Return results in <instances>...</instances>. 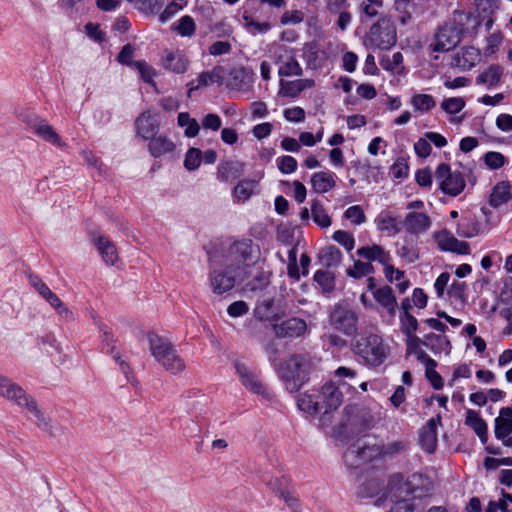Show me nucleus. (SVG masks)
I'll list each match as a JSON object with an SVG mask.
<instances>
[{"label": "nucleus", "instance_id": "nucleus-52", "mask_svg": "<svg viewBox=\"0 0 512 512\" xmlns=\"http://www.w3.org/2000/svg\"><path fill=\"white\" fill-rule=\"evenodd\" d=\"M400 329L406 336L415 334L418 329L417 319L410 313L402 314L400 316Z\"/></svg>", "mask_w": 512, "mask_h": 512}, {"label": "nucleus", "instance_id": "nucleus-31", "mask_svg": "<svg viewBox=\"0 0 512 512\" xmlns=\"http://www.w3.org/2000/svg\"><path fill=\"white\" fill-rule=\"evenodd\" d=\"M34 133L57 147H63L64 143L53 127L43 120H37L31 125Z\"/></svg>", "mask_w": 512, "mask_h": 512}, {"label": "nucleus", "instance_id": "nucleus-9", "mask_svg": "<svg viewBox=\"0 0 512 512\" xmlns=\"http://www.w3.org/2000/svg\"><path fill=\"white\" fill-rule=\"evenodd\" d=\"M234 368L236 370V374L239 377L240 383L248 391L266 400L272 399V394L269 392L264 383L259 379L254 370L239 360L234 362Z\"/></svg>", "mask_w": 512, "mask_h": 512}, {"label": "nucleus", "instance_id": "nucleus-55", "mask_svg": "<svg viewBox=\"0 0 512 512\" xmlns=\"http://www.w3.org/2000/svg\"><path fill=\"white\" fill-rule=\"evenodd\" d=\"M344 217L355 225H360L366 220L364 211L359 205H354L347 208L344 212Z\"/></svg>", "mask_w": 512, "mask_h": 512}, {"label": "nucleus", "instance_id": "nucleus-50", "mask_svg": "<svg viewBox=\"0 0 512 512\" xmlns=\"http://www.w3.org/2000/svg\"><path fill=\"white\" fill-rule=\"evenodd\" d=\"M174 28L181 36L190 37L194 34L196 25L191 16L185 15L178 20Z\"/></svg>", "mask_w": 512, "mask_h": 512}, {"label": "nucleus", "instance_id": "nucleus-34", "mask_svg": "<svg viewBox=\"0 0 512 512\" xmlns=\"http://www.w3.org/2000/svg\"><path fill=\"white\" fill-rule=\"evenodd\" d=\"M221 72H222L221 67H215L212 71L202 72L197 78V84H195L194 81H191L190 83H188V87H189L188 95L190 96V94L193 90L199 89L201 87H205L211 83L217 82V83L221 84L222 83Z\"/></svg>", "mask_w": 512, "mask_h": 512}, {"label": "nucleus", "instance_id": "nucleus-3", "mask_svg": "<svg viewBox=\"0 0 512 512\" xmlns=\"http://www.w3.org/2000/svg\"><path fill=\"white\" fill-rule=\"evenodd\" d=\"M314 368L315 361L310 355L294 354L279 365L277 372L286 390L294 393L307 381Z\"/></svg>", "mask_w": 512, "mask_h": 512}, {"label": "nucleus", "instance_id": "nucleus-38", "mask_svg": "<svg viewBox=\"0 0 512 512\" xmlns=\"http://www.w3.org/2000/svg\"><path fill=\"white\" fill-rule=\"evenodd\" d=\"M423 345L430 348L434 353L444 352L448 354L451 349L450 341L445 336L434 333L425 336Z\"/></svg>", "mask_w": 512, "mask_h": 512}, {"label": "nucleus", "instance_id": "nucleus-28", "mask_svg": "<svg viewBox=\"0 0 512 512\" xmlns=\"http://www.w3.org/2000/svg\"><path fill=\"white\" fill-rule=\"evenodd\" d=\"M93 243L106 264L113 265L117 262V249L107 237L103 235L95 236L93 238Z\"/></svg>", "mask_w": 512, "mask_h": 512}, {"label": "nucleus", "instance_id": "nucleus-24", "mask_svg": "<svg viewBox=\"0 0 512 512\" xmlns=\"http://www.w3.org/2000/svg\"><path fill=\"white\" fill-rule=\"evenodd\" d=\"M406 232L410 234H420L426 232L431 226V219L428 215L421 212H410L403 221Z\"/></svg>", "mask_w": 512, "mask_h": 512}, {"label": "nucleus", "instance_id": "nucleus-32", "mask_svg": "<svg viewBox=\"0 0 512 512\" xmlns=\"http://www.w3.org/2000/svg\"><path fill=\"white\" fill-rule=\"evenodd\" d=\"M297 406L300 410L314 415L322 412V404L314 393H301L297 398Z\"/></svg>", "mask_w": 512, "mask_h": 512}, {"label": "nucleus", "instance_id": "nucleus-62", "mask_svg": "<svg viewBox=\"0 0 512 512\" xmlns=\"http://www.w3.org/2000/svg\"><path fill=\"white\" fill-rule=\"evenodd\" d=\"M283 115L289 122L300 123L305 120V111L299 106L285 109L283 111Z\"/></svg>", "mask_w": 512, "mask_h": 512}, {"label": "nucleus", "instance_id": "nucleus-16", "mask_svg": "<svg viewBox=\"0 0 512 512\" xmlns=\"http://www.w3.org/2000/svg\"><path fill=\"white\" fill-rule=\"evenodd\" d=\"M433 237L438 248L442 251L453 252L459 255H468L470 253L469 244L466 241L458 240L447 230L435 232Z\"/></svg>", "mask_w": 512, "mask_h": 512}, {"label": "nucleus", "instance_id": "nucleus-45", "mask_svg": "<svg viewBox=\"0 0 512 512\" xmlns=\"http://www.w3.org/2000/svg\"><path fill=\"white\" fill-rule=\"evenodd\" d=\"M410 104L415 111L426 113L436 106L434 98L429 94L417 93L410 99Z\"/></svg>", "mask_w": 512, "mask_h": 512}, {"label": "nucleus", "instance_id": "nucleus-12", "mask_svg": "<svg viewBox=\"0 0 512 512\" xmlns=\"http://www.w3.org/2000/svg\"><path fill=\"white\" fill-rule=\"evenodd\" d=\"M356 313L346 307L336 306L330 315V324L345 335H352L357 329Z\"/></svg>", "mask_w": 512, "mask_h": 512}, {"label": "nucleus", "instance_id": "nucleus-40", "mask_svg": "<svg viewBox=\"0 0 512 512\" xmlns=\"http://www.w3.org/2000/svg\"><path fill=\"white\" fill-rule=\"evenodd\" d=\"M342 260L341 251L335 246H329L322 249L319 253V261L322 266L330 268L337 267Z\"/></svg>", "mask_w": 512, "mask_h": 512}, {"label": "nucleus", "instance_id": "nucleus-56", "mask_svg": "<svg viewBox=\"0 0 512 512\" xmlns=\"http://www.w3.org/2000/svg\"><path fill=\"white\" fill-rule=\"evenodd\" d=\"M185 5L184 0H173L172 3H170L165 10L160 14L159 20L161 23L167 22L169 19H171L176 13H178L180 10L183 9Z\"/></svg>", "mask_w": 512, "mask_h": 512}, {"label": "nucleus", "instance_id": "nucleus-19", "mask_svg": "<svg viewBox=\"0 0 512 512\" xmlns=\"http://www.w3.org/2000/svg\"><path fill=\"white\" fill-rule=\"evenodd\" d=\"M316 396L321 401L323 413L337 409L343 402L342 392L333 383L324 384L321 390L316 391Z\"/></svg>", "mask_w": 512, "mask_h": 512}, {"label": "nucleus", "instance_id": "nucleus-33", "mask_svg": "<svg viewBox=\"0 0 512 512\" xmlns=\"http://www.w3.org/2000/svg\"><path fill=\"white\" fill-rule=\"evenodd\" d=\"M254 247L250 240L234 242L229 248V255L238 262H245L251 259Z\"/></svg>", "mask_w": 512, "mask_h": 512}, {"label": "nucleus", "instance_id": "nucleus-48", "mask_svg": "<svg viewBox=\"0 0 512 512\" xmlns=\"http://www.w3.org/2000/svg\"><path fill=\"white\" fill-rule=\"evenodd\" d=\"M178 125L183 127L184 134L186 137L192 138L195 137L200 130V126L196 119L191 118L190 115L186 112L179 113L178 115Z\"/></svg>", "mask_w": 512, "mask_h": 512}, {"label": "nucleus", "instance_id": "nucleus-44", "mask_svg": "<svg viewBox=\"0 0 512 512\" xmlns=\"http://www.w3.org/2000/svg\"><path fill=\"white\" fill-rule=\"evenodd\" d=\"M379 446L381 458H392L406 452L409 444L403 440H396Z\"/></svg>", "mask_w": 512, "mask_h": 512}, {"label": "nucleus", "instance_id": "nucleus-6", "mask_svg": "<svg viewBox=\"0 0 512 512\" xmlns=\"http://www.w3.org/2000/svg\"><path fill=\"white\" fill-rule=\"evenodd\" d=\"M238 266L229 264L227 261L218 264L212 263L209 272V284L212 292L223 295L232 290L238 276Z\"/></svg>", "mask_w": 512, "mask_h": 512}, {"label": "nucleus", "instance_id": "nucleus-54", "mask_svg": "<svg viewBox=\"0 0 512 512\" xmlns=\"http://www.w3.org/2000/svg\"><path fill=\"white\" fill-rule=\"evenodd\" d=\"M465 107V101L461 97L446 98L441 102V108L448 114H457Z\"/></svg>", "mask_w": 512, "mask_h": 512}, {"label": "nucleus", "instance_id": "nucleus-39", "mask_svg": "<svg viewBox=\"0 0 512 512\" xmlns=\"http://www.w3.org/2000/svg\"><path fill=\"white\" fill-rule=\"evenodd\" d=\"M480 230L481 224L476 217H466L457 225V233L465 238L477 236Z\"/></svg>", "mask_w": 512, "mask_h": 512}, {"label": "nucleus", "instance_id": "nucleus-42", "mask_svg": "<svg viewBox=\"0 0 512 512\" xmlns=\"http://www.w3.org/2000/svg\"><path fill=\"white\" fill-rule=\"evenodd\" d=\"M311 216L315 224L320 228H328L331 226V217L327 214L326 209L319 200H313L311 203Z\"/></svg>", "mask_w": 512, "mask_h": 512}, {"label": "nucleus", "instance_id": "nucleus-11", "mask_svg": "<svg viewBox=\"0 0 512 512\" xmlns=\"http://www.w3.org/2000/svg\"><path fill=\"white\" fill-rule=\"evenodd\" d=\"M462 29L454 24L442 26L435 36V42L430 45L433 51L447 52L453 49L461 40Z\"/></svg>", "mask_w": 512, "mask_h": 512}, {"label": "nucleus", "instance_id": "nucleus-20", "mask_svg": "<svg viewBox=\"0 0 512 512\" xmlns=\"http://www.w3.org/2000/svg\"><path fill=\"white\" fill-rule=\"evenodd\" d=\"M441 422L440 416L432 418L423 427L420 433V445L427 453H433L437 446V428Z\"/></svg>", "mask_w": 512, "mask_h": 512}, {"label": "nucleus", "instance_id": "nucleus-58", "mask_svg": "<svg viewBox=\"0 0 512 512\" xmlns=\"http://www.w3.org/2000/svg\"><path fill=\"white\" fill-rule=\"evenodd\" d=\"M279 170L284 174H291L297 169V161L292 156H281L276 160Z\"/></svg>", "mask_w": 512, "mask_h": 512}, {"label": "nucleus", "instance_id": "nucleus-8", "mask_svg": "<svg viewBox=\"0 0 512 512\" xmlns=\"http://www.w3.org/2000/svg\"><path fill=\"white\" fill-rule=\"evenodd\" d=\"M29 281L38 294L54 309L61 321H74L72 310L39 277L30 276Z\"/></svg>", "mask_w": 512, "mask_h": 512}, {"label": "nucleus", "instance_id": "nucleus-1", "mask_svg": "<svg viewBox=\"0 0 512 512\" xmlns=\"http://www.w3.org/2000/svg\"><path fill=\"white\" fill-rule=\"evenodd\" d=\"M0 397L18 406L27 414L29 419L42 430L52 432V420L41 409L36 399L19 384L0 374Z\"/></svg>", "mask_w": 512, "mask_h": 512}, {"label": "nucleus", "instance_id": "nucleus-26", "mask_svg": "<svg viewBox=\"0 0 512 512\" xmlns=\"http://www.w3.org/2000/svg\"><path fill=\"white\" fill-rule=\"evenodd\" d=\"M480 57V51L475 47H463L454 55L452 65L462 70H469L480 61Z\"/></svg>", "mask_w": 512, "mask_h": 512}, {"label": "nucleus", "instance_id": "nucleus-21", "mask_svg": "<svg viewBox=\"0 0 512 512\" xmlns=\"http://www.w3.org/2000/svg\"><path fill=\"white\" fill-rule=\"evenodd\" d=\"M245 164L237 160H224L217 166V179L221 182L233 181L244 173Z\"/></svg>", "mask_w": 512, "mask_h": 512}, {"label": "nucleus", "instance_id": "nucleus-59", "mask_svg": "<svg viewBox=\"0 0 512 512\" xmlns=\"http://www.w3.org/2000/svg\"><path fill=\"white\" fill-rule=\"evenodd\" d=\"M136 5V7L147 14H155L162 5L160 0H128Z\"/></svg>", "mask_w": 512, "mask_h": 512}, {"label": "nucleus", "instance_id": "nucleus-57", "mask_svg": "<svg viewBox=\"0 0 512 512\" xmlns=\"http://www.w3.org/2000/svg\"><path fill=\"white\" fill-rule=\"evenodd\" d=\"M333 239L342 245L347 251H351L355 245V239L350 232L338 230L334 232Z\"/></svg>", "mask_w": 512, "mask_h": 512}, {"label": "nucleus", "instance_id": "nucleus-43", "mask_svg": "<svg viewBox=\"0 0 512 512\" xmlns=\"http://www.w3.org/2000/svg\"><path fill=\"white\" fill-rule=\"evenodd\" d=\"M380 65L383 69L396 75L403 74L405 70L403 65V55L400 52H396L392 56H383L380 60Z\"/></svg>", "mask_w": 512, "mask_h": 512}, {"label": "nucleus", "instance_id": "nucleus-60", "mask_svg": "<svg viewBox=\"0 0 512 512\" xmlns=\"http://www.w3.org/2000/svg\"><path fill=\"white\" fill-rule=\"evenodd\" d=\"M466 288L467 285L462 281H454L449 287L448 294L450 297L457 299L461 302L466 300Z\"/></svg>", "mask_w": 512, "mask_h": 512}, {"label": "nucleus", "instance_id": "nucleus-46", "mask_svg": "<svg viewBox=\"0 0 512 512\" xmlns=\"http://www.w3.org/2000/svg\"><path fill=\"white\" fill-rule=\"evenodd\" d=\"M377 228L386 232L389 236H394L400 231L397 219L390 214H380L377 218Z\"/></svg>", "mask_w": 512, "mask_h": 512}, {"label": "nucleus", "instance_id": "nucleus-61", "mask_svg": "<svg viewBox=\"0 0 512 512\" xmlns=\"http://www.w3.org/2000/svg\"><path fill=\"white\" fill-rule=\"evenodd\" d=\"M484 161L490 169H499L504 165L505 157L500 152L491 151L485 154Z\"/></svg>", "mask_w": 512, "mask_h": 512}, {"label": "nucleus", "instance_id": "nucleus-14", "mask_svg": "<svg viewBox=\"0 0 512 512\" xmlns=\"http://www.w3.org/2000/svg\"><path fill=\"white\" fill-rule=\"evenodd\" d=\"M136 134L143 140H150L157 135L160 127L159 113L151 110L142 112L135 120Z\"/></svg>", "mask_w": 512, "mask_h": 512}, {"label": "nucleus", "instance_id": "nucleus-22", "mask_svg": "<svg viewBox=\"0 0 512 512\" xmlns=\"http://www.w3.org/2000/svg\"><path fill=\"white\" fill-rule=\"evenodd\" d=\"M161 64L170 72L182 74L186 72L189 61L180 51L166 50L162 54Z\"/></svg>", "mask_w": 512, "mask_h": 512}, {"label": "nucleus", "instance_id": "nucleus-13", "mask_svg": "<svg viewBox=\"0 0 512 512\" xmlns=\"http://www.w3.org/2000/svg\"><path fill=\"white\" fill-rule=\"evenodd\" d=\"M379 450L380 446L376 444H357L345 452L344 459L348 465L358 466L361 463L371 461L375 458H381V452Z\"/></svg>", "mask_w": 512, "mask_h": 512}, {"label": "nucleus", "instance_id": "nucleus-49", "mask_svg": "<svg viewBox=\"0 0 512 512\" xmlns=\"http://www.w3.org/2000/svg\"><path fill=\"white\" fill-rule=\"evenodd\" d=\"M202 162V152L198 148H190L185 154L184 167L188 171H194L198 169Z\"/></svg>", "mask_w": 512, "mask_h": 512}, {"label": "nucleus", "instance_id": "nucleus-53", "mask_svg": "<svg viewBox=\"0 0 512 512\" xmlns=\"http://www.w3.org/2000/svg\"><path fill=\"white\" fill-rule=\"evenodd\" d=\"M314 280L324 292H331L334 289V275L331 272L318 270L314 274Z\"/></svg>", "mask_w": 512, "mask_h": 512}, {"label": "nucleus", "instance_id": "nucleus-2", "mask_svg": "<svg viewBox=\"0 0 512 512\" xmlns=\"http://www.w3.org/2000/svg\"><path fill=\"white\" fill-rule=\"evenodd\" d=\"M422 480L421 475L413 474L405 482L400 480V476H393L391 479V487L385 499H389L394 503L390 512H423L424 505L420 499V494L415 493L414 486Z\"/></svg>", "mask_w": 512, "mask_h": 512}, {"label": "nucleus", "instance_id": "nucleus-15", "mask_svg": "<svg viewBox=\"0 0 512 512\" xmlns=\"http://www.w3.org/2000/svg\"><path fill=\"white\" fill-rule=\"evenodd\" d=\"M148 151L153 158H173L177 155V144L165 134H157L148 142Z\"/></svg>", "mask_w": 512, "mask_h": 512}, {"label": "nucleus", "instance_id": "nucleus-25", "mask_svg": "<svg viewBox=\"0 0 512 512\" xmlns=\"http://www.w3.org/2000/svg\"><path fill=\"white\" fill-rule=\"evenodd\" d=\"M314 85L315 82L313 79H297L292 81L281 79L279 82V95L288 98H296L302 91L312 88Z\"/></svg>", "mask_w": 512, "mask_h": 512}, {"label": "nucleus", "instance_id": "nucleus-17", "mask_svg": "<svg viewBox=\"0 0 512 512\" xmlns=\"http://www.w3.org/2000/svg\"><path fill=\"white\" fill-rule=\"evenodd\" d=\"M275 61L279 65L278 74L280 76H301L303 73L302 67L292 50L280 48L275 55Z\"/></svg>", "mask_w": 512, "mask_h": 512}, {"label": "nucleus", "instance_id": "nucleus-47", "mask_svg": "<svg viewBox=\"0 0 512 512\" xmlns=\"http://www.w3.org/2000/svg\"><path fill=\"white\" fill-rule=\"evenodd\" d=\"M256 181L245 179L240 181L234 188V196L239 202L247 201L254 193Z\"/></svg>", "mask_w": 512, "mask_h": 512}, {"label": "nucleus", "instance_id": "nucleus-10", "mask_svg": "<svg viewBox=\"0 0 512 512\" xmlns=\"http://www.w3.org/2000/svg\"><path fill=\"white\" fill-rule=\"evenodd\" d=\"M436 179L440 182L443 193L457 196L465 188V180L458 171L452 172L448 164L442 163L437 167Z\"/></svg>", "mask_w": 512, "mask_h": 512}, {"label": "nucleus", "instance_id": "nucleus-51", "mask_svg": "<svg viewBox=\"0 0 512 512\" xmlns=\"http://www.w3.org/2000/svg\"><path fill=\"white\" fill-rule=\"evenodd\" d=\"M243 23L244 27L252 34H264L271 29V25L269 22H258L247 15L243 16Z\"/></svg>", "mask_w": 512, "mask_h": 512}, {"label": "nucleus", "instance_id": "nucleus-27", "mask_svg": "<svg viewBox=\"0 0 512 512\" xmlns=\"http://www.w3.org/2000/svg\"><path fill=\"white\" fill-rule=\"evenodd\" d=\"M311 188L315 193H326L336 186V175L330 171L313 173L310 179Z\"/></svg>", "mask_w": 512, "mask_h": 512}, {"label": "nucleus", "instance_id": "nucleus-64", "mask_svg": "<svg viewBox=\"0 0 512 512\" xmlns=\"http://www.w3.org/2000/svg\"><path fill=\"white\" fill-rule=\"evenodd\" d=\"M382 4L383 0H365L361 4V11L366 16L372 18L378 14Z\"/></svg>", "mask_w": 512, "mask_h": 512}, {"label": "nucleus", "instance_id": "nucleus-23", "mask_svg": "<svg viewBox=\"0 0 512 512\" xmlns=\"http://www.w3.org/2000/svg\"><path fill=\"white\" fill-rule=\"evenodd\" d=\"M306 322L300 318H291L273 326L278 337H299L306 331Z\"/></svg>", "mask_w": 512, "mask_h": 512}, {"label": "nucleus", "instance_id": "nucleus-29", "mask_svg": "<svg viewBox=\"0 0 512 512\" xmlns=\"http://www.w3.org/2000/svg\"><path fill=\"white\" fill-rule=\"evenodd\" d=\"M465 424L470 427L481 442L485 444L488 440V427L480 414L472 409H468L465 413Z\"/></svg>", "mask_w": 512, "mask_h": 512}, {"label": "nucleus", "instance_id": "nucleus-37", "mask_svg": "<svg viewBox=\"0 0 512 512\" xmlns=\"http://www.w3.org/2000/svg\"><path fill=\"white\" fill-rule=\"evenodd\" d=\"M375 300L382 305L390 315H394L397 307L396 298L393 295L392 288L389 286H384L377 289L374 292Z\"/></svg>", "mask_w": 512, "mask_h": 512}, {"label": "nucleus", "instance_id": "nucleus-41", "mask_svg": "<svg viewBox=\"0 0 512 512\" xmlns=\"http://www.w3.org/2000/svg\"><path fill=\"white\" fill-rule=\"evenodd\" d=\"M383 488V482L377 478L366 479L361 483L356 491L360 498H372L376 496Z\"/></svg>", "mask_w": 512, "mask_h": 512}, {"label": "nucleus", "instance_id": "nucleus-5", "mask_svg": "<svg viewBox=\"0 0 512 512\" xmlns=\"http://www.w3.org/2000/svg\"><path fill=\"white\" fill-rule=\"evenodd\" d=\"M353 351L370 366H379L389 353V347L382 337L375 333L361 334L353 344Z\"/></svg>", "mask_w": 512, "mask_h": 512}, {"label": "nucleus", "instance_id": "nucleus-4", "mask_svg": "<svg viewBox=\"0 0 512 512\" xmlns=\"http://www.w3.org/2000/svg\"><path fill=\"white\" fill-rule=\"evenodd\" d=\"M148 343L151 356L166 372L178 375L185 371L184 359L167 338L149 334Z\"/></svg>", "mask_w": 512, "mask_h": 512}, {"label": "nucleus", "instance_id": "nucleus-35", "mask_svg": "<svg viewBox=\"0 0 512 512\" xmlns=\"http://www.w3.org/2000/svg\"><path fill=\"white\" fill-rule=\"evenodd\" d=\"M357 255L370 261H378L386 265L390 261V255L379 245L359 248Z\"/></svg>", "mask_w": 512, "mask_h": 512}, {"label": "nucleus", "instance_id": "nucleus-18", "mask_svg": "<svg viewBox=\"0 0 512 512\" xmlns=\"http://www.w3.org/2000/svg\"><path fill=\"white\" fill-rule=\"evenodd\" d=\"M495 437L506 447H512V408L500 410L495 419Z\"/></svg>", "mask_w": 512, "mask_h": 512}, {"label": "nucleus", "instance_id": "nucleus-63", "mask_svg": "<svg viewBox=\"0 0 512 512\" xmlns=\"http://www.w3.org/2000/svg\"><path fill=\"white\" fill-rule=\"evenodd\" d=\"M373 271V266L368 262L356 261L352 269L348 271V274L355 278H360L370 274Z\"/></svg>", "mask_w": 512, "mask_h": 512}, {"label": "nucleus", "instance_id": "nucleus-7", "mask_svg": "<svg viewBox=\"0 0 512 512\" xmlns=\"http://www.w3.org/2000/svg\"><path fill=\"white\" fill-rule=\"evenodd\" d=\"M397 41V31L394 21L389 17L380 18L369 31L368 42L370 45L387 50Z\"/></svg>", "mask_w": 512, "mask_h": 512}, {"label": "nucleus", "instance_id": "nucleus-30", "mask_svg": "<svg viewBox=\"0 0 512 512\" xmlns=\"http://www.w3.org/2000/svg\"><path fill=\"white\" fill-rule=\"evenodd\" d=\"M504 74V69L499 64H492L476 77L477 85L493 88L498 85Z\"/></svg>", "mask_w": 512, "mask_h": 512}, {"label": "nucleus", "instance_id": "nucleus-36", "mask_svg": "<svg viewBox=\"0 0 512 512\" xmlns=\"http://www.w3.org/2000/svg\"><path fill=\"white\" fill-rule=\"evenodd\" d=\"M512 199L511 187L508 182H500L494 188L490 195V205L497 208Z\"/></svg>", "mask_w": 512, "mask_h": 512}]
</instances>
